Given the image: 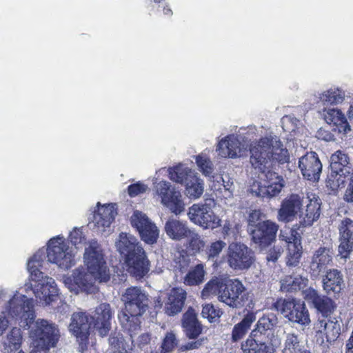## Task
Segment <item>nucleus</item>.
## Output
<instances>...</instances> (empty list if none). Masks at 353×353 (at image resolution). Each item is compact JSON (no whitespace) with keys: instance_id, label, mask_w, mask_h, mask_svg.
Segmentation results:
<instances>
[{"instance_id":"obj_1","label":"nucleus","mask_w":353,"mask_h":353,"mask_svg":"<svg viewBox=\"0 0 353 353\" xmlns=\"http://www.w3.org/2000/svg\"><path fill=\"white\" fill-rule=\"evenodd\" d=\"M250 163L255 170L261 172V179L267 185H262L254 181L251 185V192L261 198L277 196L285 185L283 178L269 169L274 163H285L289 161L288 150L283 147L279 137L272 133L253 141L250 148Z\"/></svg>"},{"instance_id":"obj_2","label":"nucleus","mask_w":353,"mask_h":353,"mask_svg":"<svg viewBox=\"0 0 353 353\" xmlns=\"http://www.w3.org/2000/svg\"><path fill=\"white\" fill-rule=\"evenodd\" d=\"M32 302V299L16 292L6 305V310L21 327H28L32 350L46 353L57 345L60 331L54 323L43 319L34 320Z\"/></svg>"},{"instance_id":"obj_3","label":"nucleus","mask_w":353,"mask_h":353,"mask_svg":"<svg viewBox=\"0 0 353 353\" xmlns=\"http://www.w3.org/2000/svg\"><path fill=\"white\" fill-rule=\"evenodd\" d=\"M121 300L125 305V311L120 312L118 318L123 328L129 333L132 343H134V336L140 329L139 317L148 308V297L141 288L131 287L125 290Z\"/></svg>"},{"instance_id":"obj_4","label":"nucleus","mask_w":353,"mask_h":353,"mask_svg":"<svg viewBox=\"0 0 353 353\" xmlns=\"http://www.w3.org/2000/svg\"><path fill=\"white\" fill-rule=\"evenodd\" d=\"M46 257L44 251H37L30 259L27 263V268L30 273V277L35 284L25 285V289L32 290L37 301L42 306H47L55 301L58 295V289L54 280L46 276L40 270Z\"/></svg>"},{"instance_id":"obj_5","label":"nucleus","mask_w":353,"mask_h":353,"mask_svg":"<svg viewBox=\"0 0 353 353\" xmlns=\"http://www.w3.org/2000/svg\"><path fill=\"white\" fill-rule=\"evenodd\" d=\"M44 251L47 261L55 264L60 269L67 270L75 265V253L74 249L63 236H57L51 238ZM46 261H43V264Z\"/></svg>"},{"instance_id":"obj_6","label":"nucleus","mask_w":353,"mask_h":353,"mask_svg":"<svg viewBox=\"0 0 353 353\" xmlns=\"http://www.w3.org/2000/svg\"><path fill=\"white\" fill-rule=\"evenodd\" d=\"M83 264L85 269L98 279L99 283H106L110 279V269L101 245L91 241L85 247Z\"/></svg>"},{"instance_id":"obj_7","label":"nucleus","mask_w":353,"mask_h":353,"mask_svg":"<svg viewBox=\"0 0 353 353\" xmlns=\"http://www.w3.org/2000/svg\"><path fill=\"white\" fill-rule=\"evenodd\" d=\"M153 198L176 215L185 210L181 192L168 181L161 180L154 183Z\"/></svg>"},{"instance_id":"obj_8","label":"nucleus","mask_w":353,"mask_h":353,"mask_svg":"<svg viewBox=\"0 0 353 353\" xmlns=\"http://www.w3.org/2000/svg\"><path fill=\"white\" fill-rule=\"evenodd\" d=\"M62 280L70 292L75 294L94 292L97 290L95 283L98 281V279L83 266L73 270L70 275H64Z\"/></svg>"},{"instance_id":"obj_9","label":"nucleus","mask_w":353,"mask_h":353,"mask_svg":"<svg viewBox=\"0 0 353 353\" xmlns=\"http://www.w3.org/2000/svg\"><path fill=\"white\" fill-rule=\"evenodd\" d=\"M272 307L292 323L307 326L311 322L305 304L300 300L280 299L272 305Z\"/></svg>"},{"instance_id":"obj_10","label":"nucleus","mask_w":353,"mask_h":353,"mask_svg":"<svg viewBox=\"0 0 353 353\" xmlns=\"http://www.w3.org/2000/svg\"><path fill=\"white\" fill-rule=\"evenodd\" d=\"M228 266L234 271L248 270L254 261V254L246 245L232 242L229 244L226 251Z\"/></svg>"},{"instance_id":"obj_11","label":"nucleus","mask_w":353,"mask_h":353,"mask_svg":"<svg viewBox=\"0 0 353 353\" xmlns=\"http://www.w3.org/2000/svg\"><path fill=\"white\" fill-rule=\"evenodd\" d=\"M189 219L203 229H215L221 226V220L216 216L210 205L206 203L193 204L188 212Z\"/></svg>"},{"instance_id":"obj_12","label":"nucleus","mask_w":353,"mask_h":353,"mask_svg":"<svg viewBox=\"0 0 353 353\" xmlns=\"http://www.w3.org/2000/svg\"><path fill=\"white\" fill-rule=\"evenodd\" d=\"M246 150L243 138L234 134L221 139L216 148L219 157L228 159L240 158L243 156Z\"/></svg>"},{"instance_id":"obj_13","label":"nucleus","mask_w":353,"mask_h":353,"mask_svg":"<svg viewBox=\"0 0 353 353\" xmlns=\"http://www.w3.org/2000/svg\"><path fill=\"white\" fill-rule=\"evenodd\" d=\"M245 288L239 279L230 280L224 283L219 301L233 308L243 306L245 301Z\"/></svg>"},{"instance_id":"obj_14","label":"nucleus","mask_w":353,"mask_h":353,"mask_svg":"<svg viewBox=\"0 0 353 353\" xmlns=\"http://www.w3.org/2000/svg\"><path fill=\"white\" fill-rule=\"evenodd\" d=\"M278 229L279 227L275 223L266 220L258 223L256 227L250 228L248 231L252 241L261 249H264L275 240Z\"/></svg>"},{"instance_id":"obj_15","label":"nucleus","mask_w":353,"mask_h":353,"mask_svg":"<svg viewBox=\"0 0 353 353\" xmlns=\"http://www.w3.org/2000/svg\"><path fill=\"white\" fill-rule=\"evenodd\" d=\"M97 210L94 211L92 223L98 232L109 233L110 226L117 214L116 204H105L101 205L97 203Z\"/></svg>"},{"instance_id":"obj_16","label":"nucleus","mask_w":353,"mask_h":353,"mask_svg":"<svg viewBox=\"0 0 353 353\" xmlns=\"http://www.w3.org/2000/svg\"><path fill=\"white\" fill-rule=\"evenodd\" d=\"M90 330L91 322L85 312H79L72 314L69 330L81 345L86 344Z\"/></svg>"},{"instance_id":"obj_17","label":"nucleus","mask_w":353,"mask_h":353,"mask_svg":"<svg viewBox=\"0 0 353 353\" xmlns=\"http://www.w3.org/2000/svg\"><path fill=\"white\" fill-rule=\"evenodd\" d=\"M281 345L279 338H272L268 341L261 338H256L250 334L241 344L243 353H274Z\"/></svg>"},{"instance_id":"obj_18","label":"nucleus","mask_w":353,"mask_h":353,"mask_svg":"<svg viewBox=\"0 0 353 353\" xmlns=\"http://www.w3.org/2000/svg\"><path fill=\"white\" fill-rule=\"evenodd\" d=\"M304 201V198L298 194H291L286 197L281 203V208L278 212V219L284 223L292 221L301 209Z\"/></svg>"},{"instance_id":"obj_19","label":"nucleus","mask_w":353,"mask_h":353,"mask_svg":"<svg viewBox=\"0 0 353 353\" xmlns=\"http://www.w3.org/2000/svg\"><path fill=\"white\" fill-rule=\"evenodd\" d=\"M307 203L305 209L301 211L299 216V223L294 225L298 230L310 227L313 223L316 221L321 214V202L318 197L312 195L310 198H307Z\"/></svg>"},{"instance_id":"obj_20","label":"nucleus","mask_w":353,"mask_h":353,"mask_svg":"<svg viewBox=\"0 0 353 353\" xmlns=\"http://www.w3.org/2000/svg\"><path fill=\"white\" fill-rule=\"evenodd\" d=\"M299 167L303 176L307 180L316 181L319 179L322 164L315 152L307 153L301 157Z\"/></svg>"},{"instance_id":"obj_21","label":"nucleus","mask_w":353,"mask_h":353,"mask_svg":"<svg viewBox=\"0 0 353 353\" xmlns=\"http://www.w3.org/2000/svg\"><path fill=\"white\" fill-rule=\"evenodd\" d=\"M128 272L138 279L143 278L150 270V262L145 250L130 254L125 259Z\"/></svg>"},{"instance_id":"obj_22","label":"nucleus","mask_w":353,"mask_h":353,"mask_svg":"<svg viewBox=\"0 0 353 353\" xmlns=\"http://www.w3.org/2000/svg\"><path fill=\"white\" fill-rule=\"evenodd\" d=\"M332 261V252L330 249L321 247L316 250L311 257L310 272L311 276L318 277L324 272Z\"/></svg>"},{"instance_id":"obj_23","label":"nucleus","mask_w":353,"mask_h":353,"mask_svg":"<svg viewBox=\"0 0 353 353\" xmlns=\"http://www.w3.org/2000/svg\"><path fill=\"white\" fill-rule=\"evenodd\" d=\"M314 329L317 334L325 336L327 342L335 341L341 334V325L336 318H319L314 323Z\"/></svg>"},{"instance_id":"obj_24","label":"nucleus","mask_w":353,"mask_h":353,"mask_svg":"<svg viewBox=\"0 0 353 353\" xmlns=\"http://www.w3.org/2000/svg\"><path fill=\"white\" fill-rule=\"evenodd\" d=\"M111 317L112 312L109 304L101 303L96 307L94 314L90 319L93 321V328L100 336H106L110 331Z\"/></svg>"},{"instance_id":"obj_25","label":"nucleus","mask_w":353,"mask_h":353,"mask_svg":"<svg viewBox=\"0 0 353 353\" xmlns=\"http://www.w3.org/2000/svg\"><path fill=\"white\" fill-rule=\"evenodd\" d=\"M115 246L117 251L123 255L125 259L130 254L141 252L143 249L138 239L131 234L121 232L115 240Z\"/></svg>"},{"instance_id":"obj_26","label":"nucleus","mask_w":353,"mask_h":353,"mask_svg":"<svg viewBox=\"0 0 353 353\" xmlns=\"http://www.w3.org/2000/svg\"><path fill=\"white\" fill-rule=\"evenodd\" d=\"M276 323L277 319L275 316H263L258 320L254 329L251 332L250 334L254 337L270 341L272 338H278L274 334V330Z\"/></svg>"},{"instance_id":"obj_27","label":"nucleus","mask_w":353,"mask_h":353,"mask_svg":"<svg viewBox=\"0 0 353 353\" xmlns=\"http://www.w3.org/2000/svg\"><path fill=\"white\" fill-rule=\"evenodd\" d=\"M322 278L323 288L329 295H335L341 292L344 281L341 271L337 269L325 270Z\"/></svg>"},{"instance_id":"obj_28","label":"nucleus","mask_w":353,"mask_h":353,"mask_svg":"<svg viewBox=\"0 0 353 353\" xmlns=\"http://www.w3.org/2000/svg\"><path fill=\"white\" fill-rule=\"evenodd\" d=\"M168 296L165 304L166 314L171 316L180 312L186 299V292L181 288H176L172 289Z\"/></svg>"},{"instance_id":"obj_29","label":"nucleus","mask_w":353,"mask_h":353,"mask_svg":"<svg viewBox=\"0 0 353 353\" xmlns=\"http://www.w3.org/2000/svg\"><path fill=\"white\" fill-rule=\"evenodd\" d=\"M182 327L186 335L190 339H196L202 332L201 323L197 319L196 314L192 307L183 314L182 319Z\"/></svg>"},{"instance_id":"obj_30","label":"nucleus","mask_w":353,"mask_h":353,"mask_svg":"<svg viewBox=\"0 0 353 353\" xmlns=\"http://www.w3.org/2000/svg\"><path fill=\"white\" fill-rule=\"evenodd\" d=\"M324 119L329 124L338 127L339 132L346 134L351 131V126L343 112L337 108H328L324 110Z\"/></svg>"},{"instance_id":"obj_31","label":"nucleus","mask_w":353,"mask_h":353,"mask_svg":"<svg viewBox=\"0 0 353 353\" xmlns=\"http://www.w3.org/2000/svg\"><path fill=\"white\" fill-rule=\"evenodd\" d=\"M190 230L185 222L176 219H169L165 224L166 234L174 241L185 239L190 234Z\"/></svg>"},{"instance_id":"obj_32","label":"nucleus","mask_w":353,"mask_h":353,"mask_svg":"<svg viewBox=\"0 0 353 353\" xmlns=\"http://www.w3.org/2000/svg\"><path fill=\"white\" fill-rule=\"evenodd\" d=\"M319 101L324 105H334L342 103L345 99V91L338 87H332L320 92Z\"/></svg>"},{"instance_id":"obj_33","label":"nucleus","mask_w":353,"mask_h":353,"mask_svg":"<svg viewBox=\"0 0 353 353\" xmlns=\"http://www.w3.org/2000/svg\"><path fill=\"white\" fill-rule=\"evenodd\" d=\"M168 171L170 179L180 184H186L197 174L194 170L182 164L170 168Z\"/></svg>"},{"instance_id":"obj_34","label":"nucleus","mask_w":353,"mask_h":353,"mask_svg":"<svg viewBox=\"0 0 353 353\" xmlns=\"http://www.w3.org/2000/svg\"><path fill=\"white\" fill-rule=\"evenodd\" d=\"M255 320L256 316L254 313L251 312L246 314L239 323L234 325L232 333V341L236 342L241 339L246 334Z\"/></svg>"},{"instance_id":"obj_35","label":"nucleus","mask_w":353,"mask_h":353,"mask_svg":"<svg viewBox=\"0 0 353 353\" xmlns=\"http://www.w3.org/2000/svg\"><path fill=\"white\" fill-rule=\"evenodd\" d=\"M308 282L305 277L297 276H286L281 281V290L283 292H294L304 288Z\"/></svg>"},{"instance_id":"obj_36","label":"nucleus","mask_w":353,"mask_h":353,"mask_svg":"<svg viewBox=\"0 0 353 353\" xmlns=\"http://www.w3.org/2000/svg\"><path fill=\"white\" fill-rule=\"evenodd\" d=\"M349 157L340 150L334 152L330 157V170L332 172L339 173L345 171L350 172L348 168Z\"/></svg>"},{"instance_id":"obj_37","label":"nucleus","mask_w":353,"mask_h":353,"mask_svg":"<svg viewBox=\"0 0 353 353\" xmlns=\"http://www.w3.org/2000/svg\"><path fill=\"white\" fill-rule=\"evenodd\" d=\"M205 274L204 265L202 263L197 264L183 277V283L189 286L198 285L204 281Z\"/></svg>"},{"instance_id":"obj_38","label":"nucleus","mask_w":353,"mask_h":353,"mask_svg":"<svg viewBox=\"0 0 353 353\" xmlns=\"http://www.w3.org/2000/svg\"><path fill=\"white\" fill-rule=\"evenodd\" d=\"M185 185V194L191 199L200 198L204 192V182L198 176V174L187 182Z\"/></svg>"},{"instance_id":"obj_39","label":"nucleus","mask_w":353,"mask_h":353,"mask_svg":"<svg viewBox=\"0 0 353 353\" xmlns=\"http://www.w3.org/2000/svg\"><path fill=\"white\" fill-rule=\"evenodd\" d=\"M288 252L286 257V263L288 266L295 267L299 265L301 254L302 246L294 236V242L288 241Z\"/></svg>"},{"instance_id":"obj_40","label":"nucleus","mask_w":353,"mask_h":353,"mask_svg":"<svg viewBox=\"0 0 353 353\" xmlns=\"http://www.w3.org/2000/svg\"><path fill=\"white\" fill-rule=\"evenodd\" d=\"M22 342V334L21 330L14 327L8 334L7 339L4 343L5 351L7 353H14L18 350Z\"/></svg>"},{"instance_id":"obj_41","label":"nucleus","mask_w":353,"mask_h":353,"mask_svg":"<svg viewBox=\"0 0 353 353\" xmlns=\"http://www.w3.org/2000/svg\"><path fill=\"white\" fill-rule=\"evenodd\" d=\"M138 232L141 240L149 245L157 243L159 236V230L152 221L147 224V226L139 230Z\"/></svg>"},{"instance_id":"obj_42","label":"nucleus","mask_w":353,"mask_h":353,"mask_svg":"<svg viewBox=\"0 0 353 353\" xmlns=\"http://www.w3.org/2000/svg\"><path fill=\"white\" fill-rule=\"evenodd\" d=\"M224 287V283L219 279L209 281L201 292V297L204 299H210L214 296L219 298Z\"/></svg>"},{"instance_id":"obj_43","label":"nucleus","mask_w":353,"mask_h":353,"mask_svg":"<svg viewBox=\"0 0 353 353\" xmlns=\"http://www.w3.org/2000/svg\"><path fill=\"white\" fill-rule=\"evenodd\" d=\"M109 343L113 353H128L130 350L128 342L119 333L112 334L109 338Z\"/></svg>"},{"instance_id":"obj_44","label":"nucleus","mask_w":353,"mask_h":353,"mask_svg":"<svg viewBox=\"0 0 353 353\" xmlns=\"http://www.w3.org/2000/svg\"><path fill=\"white\" fill-rule=\"evenodd\" d=\"M225 246L226 243L221 240H216L210 243L205 250V254L208 261H212L214 264H217V260L219 255Z\"/></svg>"},{"instance_id":"obj_45","label":"nucleus","mask_w":353,"mask_h":353,"mask_svg":"<svg viewBox=\"0 0 353 353\" xmlns=\"http://www.w3.org/2000/svg\"><path fill=\"white\" fill-rule=\"evenodd\" d=\"M196 165L199 171L208 177H212L214 172L213 163L208 156L205 154L201 153L196 155L195 157Z\"/></svg>"},{"instance_id":"obj_46","label":"nucleus","mask_w":353,"mask_h":353,"mask_svg":"<svg viewBox=\"0 0 353 353\" xmlns=\"http://www.w3.org/2000/svg\"><path fill=\"white\" fill-rule=\"evenodd\" d=\"M314 306L322 314V318L328 317L336 308L334 302L330 298L323 295L320 296Z\"/></svg>"},{"instance_id":"obj_47","label":"nucleus","mask_w":353,"mask_h":353,"mask_svg":"<svg viewBox=\"0 0 353 353\" xmlns=\"http://www.w3.org/2000/svg\"><path fill=\"white\" fill-rule=\"evenodd\" d=\"M283 353H300L303 345L299 336L294 333H287Z\"/></svg>"},{"instance_id":"obj_48","label":"nucleus","mask_w":353,"mask_h":353,"mask_svg":"<svg viewBox=\"0 0 353 353\" xmlns=\"http://www.w3.org/2000/svg\"><path fill=\"white\" fill-rule=\"evenodd\" d=\"M283 128L292 133V136L294 138L298 137L299 134L303 133L305 128L302 126L301 123L295 117H285L283 119Z\"/></svg>"},{"instance_id":"obj_49","label":"nucleus","mask_w":353,"mask_h":353,"mask_svg":"<svg viewBox=\"0 0 353 353\" xmlns=\"http://www.w3.org/2000/svg\"><path fill=\"white\" fill-rule=\"evenodd\" d=\"M152 220L147 214L139 210H134L130 216L131 225L138 232L143 227L147 226Z\"/></svg>"},{"instance_id":"obj_50","label":"nucleus","mask_w":353,"mask_h":353,"mask_svg":"<svg viewBox=\"0 0 353 353\" xmlns=\"http://www.w3.org/2000/svg\"><path fill=\"white\" fill-rule=\"evenodd\" d=\"M188 241V247L194 253L199 252L204 248L205 241L195 231L190 230L186 237Z\"/></svg>"},{"instance_id":"obj_51","label":"nucleus","mask_w":353,"mask_h":353,"mask_svg":"<svg viewBox=\"0 0 353 353\" xmlns=\"http://www.w3.org/2000/svg\"><path fill=\"white\" fill-rule=\"evenodd\" d=\"M339 239L353 240V221L346 218L339 225Z\"/></svg>"},{"instance_id":"obj_52","label":"nucleus","mask_w":353,"mask_h":353,"mask_svg":"<svg viewBox=\"0 0 353 353\" xmlns=\"http://www.w3.org/2000/svg\"><path fill=\"white\" fill-rule=\"evenodd\" d=\"M69 239L76 248H79V246L85 244V235L83 232L82 228H73L70 232Z\"/></svg>"},{"instance_id":"obj_53","label":"nucleus","mask_w":353,"mask_h":353,"mask_svg":"<svg viewBox=\"0 0 353 353\" xmlns=\"http://www.w3.org/2000/svg\"><path fill=\"white\" fill-rule=\"evenodd\" d=\"M346 173L345 171H343V173H335L331 171L327 177V185L332 190H336L344 183L345 174Z\"/></svg>"},{"instance_id":"obj_54","label":"nucleus","mask_w":353,"mask_h":353,"mask_svg":"<svg viewBox=\"0 0 353 353\" xmlns=\"http://www.w3.org/2000/svg\"><path fill=\"white\" fill-rule=\"evenodd\" d=\"M339 254L345 261L353 250V240L339 239Z\"/></svg>"},{"instance_id":"obj_55","label":"nucleus","mask_w":353,"mask_h":353,"mask_svg":"<svg viewBox=\"0 0 353 353\" xmlns=\"http://www.w3.org/2000/svg\"><path fill=\"white\" fill-rule=\"evenodd\" d=\"M174 261L176 268L183 272L190 265V259L189 256L185 252H179L174 256Z\"/></svg>"},{"instance_id":"obj_56","label":"nucleus","mask_w":353,"mask_h":353,"mask_svg":"<svg viewBox=\"0 0 353 353\" xmlns=\"http://www.w3.org/2000/svg\"><path fill=\"white\" fill-rule=\"evenodd\" d=\"M220 311L214 309L212 305H203L201 314L203 318L208 319L210 322H213L216 318L219 317Z\"/></svg>"},{"instance_id":"obj_57","label":"nucleus","mask_w":353,"mask_h":353,"mask_svg":"<svg viewBox=\"0 0 353 353\" xmlns=\"http://www.w3.org/2000/svg\"><path fill=\"white\" fill-rule=\"evenodd\" d=\"M264 217V214L260 210H252L250 212L248 221V229L250 228L256 227L258 223L262 222V218Z\"/></svg>"},{"instance_id":"obj_58","label":"nucleus","mask_w":353,"mask_h":353,"mask_svg":"<svg viewBox=\"0 0 353 353\" xmlns=\"http://www.w3.org/2000/svg\"><path fill=\"white\" fill-rule=\"evenodd\" d=\"M148 189L147 185L141 182H137L128 186V194L131 197H134L145 193Z\"/></svg>"},{"instance_id":"obj_59","label":"nucleus","mask_w":353,"mask_h":353,"mask_svg":"<svg viewBox=\"0 0 353 353\" xmlns=\"http://www.w3.org/2000/svg\"><path fill=\"white\" fill-rule=\"evenodd\" d=\"M303 294L304 299L307 301L312 303L314 305H315L316 301L319 300V299L321 296V295L319 294L318 292L316 290H314L312 288H309L305 290L303 292Z\"/></svg>"},{"instance_id":"obj_60","label":"nucleus","mask_w":353,"mask_h":353,"mask_svg":"<svg viewBox=\"0 0 353 353\" xmlns=\"http://www.w3.org/2000/svg\"><path fill=\"white\" fill-rule=\"evenodd\" d=\"M283 252V249L281 246H274L272 248L270 249L268 252L266 259L268 261L275 262L277 259L281 256V254Z\"/></svg>"},{"instance_id":"obj_61","label":"nucleus","mask_w":353,"mask_h":353,"mask_svg":"<svg viewBox=\"0 0 353 353\" xmlns=\"http://www.w3.org/2000/svg\"><path fill=\"white\" fill-rule=\"evenodd\" d=\"M2 313L3 316H0V335L3 334V331L7 328L10 321L12 319L10 316H8V312H6V307Z\"/></svg>"},{"instance_id":"obj_62","label":"nucleus","mask_w":353,"mask_h":353,"mask_svg":"<svg viewBox=\"0 0 353 353\" xmlns=\"http://www.w3.org/2000/svg\"><path fill=\"white\" fill-rule=\"evenodd\" d=\"M151 338L150 335L148 333H143L139 336L137 339V344L142 347L145 345H148L150 342Z\"/></svg>"},{"instance_id":"obj_63","label":"nucleus","mask_w":353,"mask_h":353,"mask_svg":"<svg viewBox=\"0 0 353 353\" xmlns=\"http://www.w3.org/2000/svg\"><path fill=\"white\" fill-rule=\"evenodd\" d=\"M316 137L319 139H322L326 141H330L334 139V136L329 132L320 129L318 132Z\"/></svg>"},{"instance_id":"obj_64","label":"nucleus","mask_w":353,"mask_h":353,"mask_svg":"<svg viewBox=\"0 0 353 353\" xmlns=\"http://www.w3.org/2000/svg\"><path fill=\"white\" fill-rule=\"evenodd\" d=\"M201 345V342L199 341L188 342L185 345L180 347L181 351L190 350L199 348Z\"/></svg>"}]
</instances>
